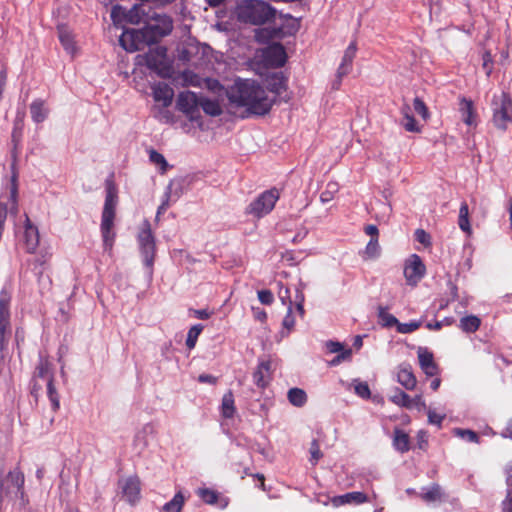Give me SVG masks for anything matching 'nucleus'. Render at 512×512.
Wrapping results in <instances>:
<instances>
[{
	"label": "nucleus",
	"mask_w": 512,
	"mask_h": 512,
	"mask_svg": "<svg viewBox=\"0 0 512 512\" xmlns=\"http://www.w3.org/2000/svg\"><path fill=\"white\" fill-rule=\"evenodd\" d=\"M492 124L501 131H506L508 126L512 124V97L501 92L494 95L491 102Z\"/></svg>",
	"instance_id": "6"
},
{
	"label": "nucleus",
	"mask_w": 512,
	"mask_h": 512,
	"mask_svg": "<svg viewBox=\"0 0 512 512\" xmlns=\"http://www.w3.org/2000/svg\"><path fill=\"white\" fill-rule=\"evenodd\" d=\"M414 110L418 113L424 120H427L429 117L428 108L425 103L418 97L414 99L413 102Z\"/></svg>",
	"instance_id": "48"
},
{
	"label": "nucleus",
	"mask_w": 512,
	"mask_h": 512,
	"mask_svg": "<svg viewBox=\"0 0 512 512\" xmlns=\"http://www.w3.org/2000/svg\"><path fill=\"white\" fill-rule=\"evenodd\" d=\"M282 325H283L284 328H286L288 330V332H290L293 329L294 325H295V319H294V317L292 315L291 304L289 305V307L287 309V314H286V316L283 319Z\"/></svg>",
	"instance_id": "52"
},
{
	"label": "nucleus",
	"mask_w": 512,
	"mask_h": 512,
	"mask_svg": "<svg viewBox=\"0 0 512 512\" xmlns=\"http://www.w3.org/2000/svg\"><path fill=\"white\" fill-rule=\"evenodd\" d=\"M143 28L144 33L147 35L148 43H155L172 32L173 21L168 15H155L152 18V22Z\"/></svg>",
	"instance_id": "7"
},
{
	"label": "nucleus",
	"mask_w": 512,
	"mask_h": 512,
	"mask_svg": "<svg viewBox=\"0 0 512 512\" xmlns=\"http://www.w3.org/2000/svg\"><path fill=\"white\" fill-rule=\"evenodd\" d=\"M229 102L245 108L248 114L264 115L273 105V100L268 97L265 89L254 80L238 79L228 89Z\"/></svg>",
	"instance_id": "1"
},
{
	"label": "nucleus",
	"mask_w": 512,
	"mask_h": 512,
	"mask_svg": "<svg viewBox=\"0 0 512 512\" xmlns=\"http://www.w3.org/2000/svg\"><path fill=\"white\" fill-rule=\"evenodd\" d=\"M258 299L264 305H270L274 301V296L270 290L258 291Z\"/></svg>",
	"instance_id": "53"
},
{
	"label": "nucleus",
	"mask_w": 512,
	"mask_h": 512,
	"mask_svg": "<svg viewBox=\"0 0 512 512\" xmlns=\"http://www.w3.org/2000/svg\"><path fill=\"white\" fill-rule=\"evenodd\" d=\"M179 80L182 86L201 87L203 85V79L191 70L183 71L179 76Z\"/></svg>",
	"instance_id": "26"
},
{
	"label": "nucleus",
	"mask_w": 512,
	"mask_h": 512,
	"mask_svg": "<svg viewBox=\"0 0 512 512\" xmlns=\"http://www.w3.org/2000/svg\"><path fill=\"white\" fill-rule=\"evenodd\" d=\"M357 45L356 42H351L346 48L342 61L337 69L336 81L333 83V88L338 89L344 76L352 70V63L356 56Z\"/></svg>",
	"instance_id": "14"
},
{
	"label": "nucleus",
	"mask_w": 512,
	"mask_h": 512,
	"mask_svg": "<svg viewBox=\"0 0 512 512\" xmlns=\"http://www.w3.org/2000/svg\"><path fill=\"white\" fill-rule=\"evenodd\" d=\"M200 98L192 91H183L178 94L176 106L179 111L194 120L199 112Z\"/></svg>",
	"instance_id": "12"
},
{
	"label": "nucleus",
	"mask_w": 512,
	"mask_h": 512,
	"mask_svg": "<svg viewBox=\"0 0 512 512\" xmlns=\"http://www.w3.org/2000/svg\"><path fill=\"white\" fill-rule=\"evenodd\" d=\"M58 37L65 51L74 57L78 52V48L68 27L64 25L58 26Z\"/></svg>",
	"instance_id": "19"
},
{
	"label": "nucleus",
	"mask_w": 512,
	"mask_h": 512,
	"mask_svg": "<svg viewBox=\"0 0 512 512\" xmlns=\"http://www.w3.org/2000/svg\"><path fill=\"white\" fill-rule=\"evenodd\" d=\"M222 415L225 418L233 417L235 413L234 396L231 391L226 392L222 398L221 404Z\"/></svg>",
	"instance_id": "30"
},
{
	"label": "nucleus",
	"mask_w": 512,
	"mask_h": 512,
	"mask_svg": "<svg viewBox=\"0 0 512 512\" xmlns=\"http://www.w3.org/2000/svg\"><path fill=\"white\" fill-rule=\"evenodd\" d=\"M459 227L462 231L470 234L471 233V226L469 222V217H460L458 220Z\"/></svg>",
	"instance_id": "63"
},
{
	"label": "nucleus",
	"mask_w": 512,
	"mask_h": 512,
	"mask_svg": "<svg viewBox=\"0 0 512 512\" xmlns=\"http://www.w3.org/2000/svg\"><path fill=\"white\" fill-rule=\"evenodd\" d=\"M454 434L469 442H478V435L472 430L457 428L454 430Z\"/></svg>",
	"instance_id": "47"
},
{
	"label": "nucleus",
	"mask_w": 512,
	"mask_h": 512,
	"mask_svg": "<svg viewBox=\"0 0 512 512\" xmlns=\"http://www.w3.org/2000/svg\"><path fill=\"white\" fill-rule=\"evenodd\" d=\"M138 248L143 259V263L148 269L149 278L153 274V265L156 255L155 236L152 232L151 224L148 220H144L137 233Z\"/></svg>",
	"instance_id": "4"
},
{
	"label": "nucleus",
	"mask_w": 512,
	"mask_h": 512,
	"mask_svg": "<svg viewBox=\"0 0 512 512\" xmlns=\"http://www.w3.org/2000/svg\"><path fill=\"white\" fill-rule=\"evenodd\" d=\"M353 383H354V391L359 397H361L363 399L370 398L371 391L366 382H361V381L355 380Z\"/></svg>",
	"instance_id": "41"
},
{
	"label": "nucleus",
	"mask_w": 512,
	"mask_h": 512,
	"mask_svg": "<svg viewBox=\"0 0 512 512\" xmlns=\"http://www.w3.org/2000/svg\"><path fill=\"white\" fill-rule=\"evenodd\" d=\"M352 356V350L346 349L342 353H339L331 362V365H338L343 361L350 360Z\"/></svg>",
	"instance_id": "55"
},
{
	"label": "nucleus",
	"mask_w": 512,
	"mask_h": 512,
	"mask_svg": "<svg viewBox=\"0 0 512 512\" xmlns=\"http://www.w3.org/2000/svg\"><path fill=\"white\" fill-rule=\"evenodd\" d=\"M10 319H0V347L3 348L10 335Z\"/></svg>",
	"instance_id": "40"
},
{
	"label": "nucleus",
	"mask_w": 512,
	"mask_h": 512,
	"mask_svg": "<svg viewBox=\"0 0 512 512\" xmlns=\"http://www.w3.org/2000/svg\"><path fill=\"white\" fill-rule=\"evenodd\" d=\"M401 113L403 115L402 125L405 130L409 132H420V127L412 116L411 108L408 104L402 106Z\"/></svg>",
	"instance_id": "24"
},
{
	"label": "nucleus",
	"mask_w": 512,
	"mask_h": 512,
	"mask_svg": "<svg viewBox=\"0 0 512 512\" xmlns=\"http://www.w3.org/2000/svg\"><path fill=\"white\" fill-rule=\"evenodd\" d=\"M397 381L407 390H413L417 384L416 377L409 366L399 367Z\"/></svg>",
	"instance_id": "22"
},
{
	"label": "nucleus",
	"mask_w": 512,
	"mask_h": 512,
	"mask_svg": "<svg viewBox=\"0 0 512 512\" xmlns=\"http://www.w3.org/2000/svg\"><path fill=\"white\" fill-rule=\"evenodd\" d=\"M480 324V319L475 315L465 316L460 319V328L468 333L475 332Z\"/></svg>",
	"instance_id": "33"
},
{
	"label": "nucleus",
	"mask_w": 512,
	"mask_h": 512,
	"mask_svg": "<svg viewBox=\"0 0 512 512\" xmlns=\"http://www.w3.org/2000/svg\"><path fill=\"white\" fill-rule=\"evenodd\" d=\"M379 318L381 319L384 326L392 327L398 326V320L392 314H389L384 308L379 309Z\"/></svg>",
	"instance_id": "45"
},
{
	"label": "nucleus",
	"mask_w": 512,
	"mask_h": 512,
	"mask_svg": "<svg viewBox=\"0 0 512 512\" xmlns=\"http://www.w3.org/2000/svg\"><path fill=\"white\" fill-rule=\"evenodd\" d=\"M184 496L181 492L174 495L172 500L167 502L161 509V512H180L184 506Z\"/></svg>",
	"instance_id": "31"
},
{
	"label": "nucleus",
	"mask_w": 512,
	"mask_h": 512,
	"mask_svg": "<svg viewBox=\"0 0 512 512\" xmlns=\"http://www.w3.org/2000/svg\"><path fill=\"white\" fill-rule=\"evenodd\" d=\"M278 286H279L278 296H279L282 304L287 305L289 307L290 303L292 304L289 288L285 287L281 283H278Z\"/></svg>",
	"instance_id": "50"
},
{
	"label": "nucleus",
	"mask_w": 512,
	"mask_h": 512,
	"mask_svg": "<svg viewBox=\"0 0 512 512\" xmlns=\"http://www.w3.org/2000/svg\"><path fill=\"white\" fill-rule=\"evenodd\" d=\"M47 392H48L49 399L52 403L53 409L57 410L59 408V398H58V394L56 392V388L53 384V379L51 377L48 379Z\"/></svg>",
	"instance_id": "44"
},
{
	"label": "nucleus",
	"mask_w": 512,
	"mask_h": 512,
	"mask_svg": "<svg viewBox=\"0 0 512 512\" xmlns=\"http://www.w3.org/2000/svg\"><path fill=\"white\" fill-rule=\"evenodd\" d=\"M421 497L424 501L430 503V502H436L440 501L442 498V491L440 486L433 485L430 488H428L426 491H424L421 494Z\"/></svg>",
	"instance_id": "34"
},
{
	"label": "nucleus",
	"mask_w": 512,
	"mask_h": 512,
	"mask_svg": "<svg viewBox=\"0 0 512 512\" xmlns=\"http://www.w3.org/2000/svg\"><path fill=\"white\" fill-rule=\"evenodd\" d=\"M203 83H205V86L212 91H218L222 89V86L220 85L219 81L214 79H203Z\"/></svg>",
	"instance_id": "62"
},
{
	"label": "nucleus",
	"mask_w": 512,
	"mask_h": 512,
	"mask_svg": "<svg viewBox=\"0 0 512 512\" xmlns=\"http://www.w3.org/2000/svg\"><path fill=\"white\" fill-rule=\"evenodd\" d=\"M444 417L445 415H440L431 409L428 410V422L430 424L437 425L440 427Z\"/></svg>",
	"instance_id": "56"
},
{
	"label": "nucleus",
	"mask_w": 512,
	"mask_h": 512,
	"mask_svg": "<svg viewBox=\"0 0 512 512\" xmlns=\"http://www.w3.org/2000/svg\"><path fill=\"white\" fill-rule=\"evenodd\" d=\"M153 98L156 102L162 103L163 107H168L171 105L174 91L173 89L166 83H158L152 87Z\"/></svg>",
	"instance_id": "18"
},
{
	"label": "nucleus",
	"mask_w": 512,
	"mask_h": 512,
	"mask_svg": "<svg viewBox=\"0 0 512 512\" xmlns=\"http://www.w3.org/2000/svg\"><path fill=\"white\" fill-rule=\"evenodd\" d=\"M483 68L485 69L486 75L489 76L492 72V57L489 52L483 54Z\"/></svg>",
	"instance_id": "58"
},
{
	"label": "nucleus",
	"mask_w": 512,
	"mask_h": 512,
	"mask_svg": "<svg viewBox=\"0 0 512 512\" xmlns=\"http://www.w3.org/2000/svg\"><path fill=\"white\" fill-rule=\"evenodd\" d=\"M326 348L330 353H342L345 350L343 344L336 341H328Z\"/></svg>",
	"instance_id": "57"
},
{
	"label": "nucleus",
	"mask_w": 512,
	"mask_h": 512,
	"mask_svg": "<svg viewBox=\"0 0 512 512\" xmlns=\"http://www.w3.org/2000/svg\"><path fill=\"white\" fill-rule=\"evenodd\" d=\"M272 378V360L270 358L260 360L253 373V381L259 388H265Z\"/></svg>",
	"instance_id": "16"
},
{
	"label": "nucleus",
	"mask_w": 512,
	"mask_h": 512,
	"mask_svg": "<svg viewBox=\"0 0 512 512\" xmlns=\"http://www.w3.org/2000/svg\"><path fill=\"white\" fill-rule=\"evenodd\" d=\"M415 239L425 247H429L431 245V237L423 229H417L415 231Z\"/></svg>",
	"instance_id": "51"
},
{
	"label": "nucleus",
	"mask_w": 512,
	"mask_h": 512,
	"mask_svg": "<svg viewBox=\"0 0 512 512\" xmlns=\"http://www.w3.org/2000/svg\"><path fill=\"white\" fill-rule=\"evenodd\" d=\"M417 356L420 368L427 376H435L438 374V366L434 361L433 354L427 348L419 347Z\"/></svg>",
	"instance_id": "17"
},
{
	"label": "nucleus",
	"mask_w": 512,
	"mask_h": 512,
	"mask_svg": "<svg viewBox=\"0 0 512 512\" xmlns=\"http://www.w3.org/2000/svg\"><path fill=\"white\" fill-rule=\"evenodd\" d=\"M197 494L207 504H214L218 500L217 493L208 488L199 489Z\"/></svg>",
	"instance_id": "39"
},
{
	"label": "nucleus",
	"mask_w": 512,
	"mask_h": 512,
	"mask_svg": "<svg viewBox=\"0 0 512 512\" xmlns=\"http://www.w3.org/2000/svg\"><path fill=\"white\" fill-rule=\"evenodd\" d=\"M338 190L339 186L336 182L327 183L325 190L320 195V201L322 203L330 202L334 198Z\"/></svg>",
	"instance_id": "37"
},
{
	"label": "nucleus",
	"mask_w": 512,
	"mask_h": 512,
	"mask_svg": "<svg viewBox=\"0 0 512 512\" xmlns=\"http://www.w3.org/2000/svg\"><path fill=\"white\" fill-rule=\"evenodd\" d=\"M135 63L137 65H145L160 77L169 78L171 76V63L167 57V49L163 46H157L145 54L137 55Z\"/></svg>",
	"instance_id": "3"
},
{
	"label": "nucleus",
	"mask_w": 512,
	"mask_h": 512,
	"mask_svg": "<svg viewBox=\"0 0 512 512\" xmlns=\"http://www.w3.org/2000/svg\"><path fill=\"white\" fill-rule=\"evenodd\" d=\"M23 242L28 253L34 254L39 246L40 234L38 227L26 215L24 221Z\"/></svg>",
	"instance_id": "15"
},
{
	"label": "nucleus",
	"mask_w": 512,
	"mask_h": 512,
	"mask_svg": "<svg viewBox=\"0 0 512 512\" xmlns=\"http://www.w3.org/2000/svg\"><path fill=\"white\" fill-rule=\"evenodd\" d=\"M381 255V246L379 240L370 239L365 249L362 251L361 256L364 260H375Z\"/></svg>",
	"instance_id": "25"
},
{
	"label": "nucleus",
	"mask_w": 512,
	"mask_h": 512,
	"mask_svg": "<svg viewBox=\"0 0 512 512\" xmlns=\"http://www.w3.org/2000/svg\"><path fill=\"white\" fill-rule=\"evenodd\" d=\"M48 109L45 107L43 100H34L30 105V113L34 122L41 123L48 116Z\"/></svg>",
	"instance_id": "23"
},
{
	"label": "nucleus",
	"mask_w": 512,
	"mask_h": 512,
	"mask_svg": "<svg viewBox=\"0 0 512 512\" xmlns=\"http://www.w3.org/2000/svg\"><path fill=\"white\" fill-rule=\"evenodd\" d=\"M202 330H203V325H201V324L193 325L189 329V331L187 333V338H186V346L189 349H193L195 347L198 336L200 335Z\"/></svg>",
	"instance_id": "35"
},
{
	"label": "nucleus",
	"mask_w": 512,
	"mask_h": 512,
	"mask_svg": "<svg viewBox=\"0 0 512 512\" xmlns=\"http://www.w3.org/2000/svg\"><path fill=\"white\" fill-rule=\"evenodd\" d=\"M193 314L198 319H208L211 316V313L206 309L193 310Z\"/></svg>",
	"instance_id": "64"
},
{
	"label": "nucleus",
	"mask_w": 512,
	"mask_h": 512,
	"mask_svg": "<svg viewBox=\"0 0 512 512\" xmlns=\"http://www.w3.org/2000/svg\"><path fill=\"white\" fill-rule=\"evenodd\" d=\"M393 444L395 449L400 451L401 453L407 452L410 448L408 434H406L400 429H396L394 431Z\"/></svg>",
	"instance_id": "28"
},
{
	"label": "nucleus",
	"mask_w": 512,
	"mask_h": 512,
	"mask_svg": "<svg viewBox=\"0 0 512 512\" xmlns=\"http://www.w3.org/2000/svg\"><path fill=\"white\" fill-rule=\"evenodd\" d=\"M199 106L210 116H219L222 113V108L216 100L200 98Z\"/></svg>",
	"instance_id": "29"
},
{
	"label": "nucleus",
	"mask_w": 512,
	"mask_h": 512,
	"mask_svg": "<svg viewBox=\"0 0 512 512\" xmlns=\"http://www.w3.org/2000/svg\"><path fill=\"white\" fill-rule=\"evenodd\" d=\"M278 199L276 189L265 191L249 205L248 212L258 218L263 217L273 210Z\"/></svg>",
	"instance_id": "9"
},
{
	"label": "nucleus",
	"mask_w": 512,
	"mask_h": 512,
	"mask_svg": "<svg viewBox=\"0 0 512 512\" xmlns=\"http://www.w3.org/2000/svg\"><path fill=\"white\" fill-rule=\"evenodd\" d=\"M364 232L368 236L371 237L370 239H377V240H379V230H378L376 225L369 224V225L365 226Z\"/></svg>",
	"instance_id": "59"
},
{
	"label": "nucleus",
	"mask_w": 512,
	"mask_h": 512,
	"mask_svg": "<svg viewBox=\"0 0 512 512\" xmlns=\"http://www.w3.org/2000/svg\"><path fill=\"white\" fill-rule=\"evenodd\" d=\"M111 18L115 24H121L125 21V9L119 5H115L111 10Z\"/></svg>",
	"instance_id": "49"
},
{
	"label": "nucleus",
	"mask_w": 512,
	"mask_h": 512,
	"mask_svg": "<svg viewBox=\"0 0 512 512\" xmlns=\"http://www.w3.org/2000/svg\"><path fill=\"white\" fill-rule=\"evenodd\" d=\"M117 203V191L112 185H108L106 188L105 203L102 211L100 224L103 248L108 253H111L116 238V232L114 230V220L116 216Z\"/></svg>",
	"instance_id": "2"
},
{
	"label": "nucleus",
	"mask_w": 512,
	"mask_h": 512,
	"mask_svg": "<svg viewBox=\"0 0 512 512\" xmlns=\"http://www.w3.org/2000/svg\"><path fill=\"white\" fill-rule=\"evenodd\" d=\"M287 396L289 402L296 407H302L307 401L305 391L300 388H291Z\"/></svg>",
	"instance_id": "32"
},
{
	"label": "nucleus",
	"mask_w": 512,
	"mask_h": 512,
	"mask_svg": "<svg viewBox=\"0 0 512 512\" xmlns=\"http://www.w3.org/2000/svg\"><path fill=\"white\" fill-rule=\"evenodd\" d=\"M256 58L265 66L277 68L286 62V52L279 43H273L257 51Z\"/></svg>",
	"instance_id": "8"
},
{
	"label": "nucleus",
	"mask_w": 512,
	"mask_h": 512,
	"mask_svg": "<svg viewBox=\"0 0 512 512\" xmlns=\"http://www.w3.org/2000/svg\"><path fill=\"white\" fill-rule=\"evenodd\" d=\"M426 267L417 254H412L404 265V276L409 285L415 286L425 275Z\"/></svg>",
	"instance_id": "11"
},
{
	"label": "nucleus",
	"mask_w": 512,
	"mask_h": 512,
	"mask_svg": "<svg viewBox=\"0 0 512 512\" xmlns=\"http://www.w3.org/2000/svg\"><path fill=\"white\" fill-rule=\"evenodd\" d=\"M310 463L314 466L322 458L323 454L320 451V446L317 440H313L310 445Z\"/></svg>",
	"instance_id": "43"
},
{
	"label": "nucleus",
	"mask_w": 512,
	"mask_h": 512,
	"mask_svg": "<svg viewBox=\"0 0 512 512\" xmlns=\"http://www.w3.org/2000/svg\"><path fill=\"white\" fill-rule=\"evenodd\" d=\"M367 501V496L358 491L349 492L343 495L335 496L331 499V503L334 507H339L346 504H361Z\"/></svg>",
	"instance_id": "20"
},
{
	"label": "nucleus",
	"mask_w": 512,
	"mask_h": 512,
	"mask_svg": "<svg viewBox=\"0 0 512 512\" xmlns=\"http://www.w3.org/2000/svg\"><path fill=\"white\" fill-rule=\"evenodd\" d=\"M459 111L461 113L462 120L466 125L472 126L476 124L475 107L471 100L462 98L459 103Z\"/></svg>",
	"instance_id": "21"
},
{
	"label": "nucleus",
	"mask_w": 512,
	"mask_h": 512,
	"mask_svg": "<svg viewBox=\"0 0 512 512\" xmlns=\"http://www.w3.org/2000/svg\"><path fill=\"white\" fill-rule=\"evenodd\" d=\"M390 401L394 403L397 406L404 407V408H412V398L405 393L404 391L400 390L399 388H395L394 394L389 397Z\"/></svg>",
	"instance_id": "27"
},
{
	"label": "nucleus",
	"mask_w": 512,
	"mask_h": 512,
	"mask_svg": "<svg viewBox=\"0 0 512 512\" xmlns=\"http://www.w3.org/2000/svg\"><path fill=\"white\" fill-rule=\"evenodd\" d=\"M51 256H52V253L48 249H43L40 251L39 256L37 257L36 261L40 265H44L45 263H47L50 260Z\"/></svg>",
	"instance_id": "60"
},
{
	"label": "nucleus",
	"mask_w": 512,
	"mask_h": 512,
	"mask_svg": "<svg viewBox=\"0 0 512 512\" xmlns=\"http://www.w3.org/2000/svg\"><path fill=\"white\" fill-rule=\"evenodd\" d=\"M170 196H171V185L168 186L167 191L165 192V195H164V200L161 203V205L158 207L157 215H156L157 218L162 213H164L167 210V208L169 207Z\"/></svg>",
	"instance_id": "54"
},
{
	"label": "nucleus",
	"mask_w": 512,
	"mask_h": 512,
	"mask_svg": "<svg viewBox=\"0 0 512 512\" xmlns=\"http://www.w3.org/2000/svg\"><path fill=\"white\" fill-rule=\"evenodd\" d=\"M412 407L417 408L419 411H421V410H425V409H426V403H425V401L423 400V397H422V395H421V394L416 395V396L412 399Z\"/></svg>",
	"instance_id": "61"
},
{
	"label": "nucleus",
	"mask_w": 512,
	"mask_h": 512,
	"mask_svg": "<svg viewBox=\"0 0 512 512\" xmlns=\"http://www.w3.org/2000/svg\"><path fill=\"white\" fill-rule=\"evenodd\" d=\"M421 326L420 321H411L409 323H398L397 331L399 333L407 334L416 331Z\"/></svg>",
	"instance_id": "46"
},
{
	"label": "nucleus",
	"mask_w": 512,
	"mask_h": 512,
	"mask_svg": "<svg viewBox=\"0 0 512 512\" xmlns=\"http://www.w3.org/2000/svg\"><path fill=\"white\" fill-rule=\"evenodd\" d=\"M274 9L266 2L260 0L245 1L238 8L241 20L252 24H263L274 17Z\"/></svg>",
	"instance_id": "5"
},
{
	"label": "nucleus",
	"mask_w": 512,
	"mask_h": 512,
	"mask_svg": "<svg viewBox=\"0 0 512 512\" xmlns=\"http://www.w3.org/2000/svg\"><path fill=\"white\" fill-rule=\"evenodd\" d=\"M149 159L154 165H156L159 168L161 173H165L167 171L168 163L161 153L155 150H151L149 153Z\"/></svg>",
	"instance_id": "36"
},
{
	"label": "nucleus",
	"mask_w": 512,
	"mask_h": 512,
	"mask_svg": "<svg viewBox=\"0 0 512 512\" xmlns=\"http://www.w3.org/2000/svg\"><path fill=\"white\" fill-rule=\"evenodd\" d=\"M142 19V13L140 9L134 6L132 9L125 10V22L130 24H138Z\"/></svg>",
	"instance_id": "42"
},
{
	"label": "nucleus",
	"mask_w": 512,
	"mask_h": 512,
	"mask_svg": "<svg viewBox=\"0 0 512 512\" xmlns=\"http://www.w3.org/2000/svg\"><path fill=\"white\" fill-rule=\"evenodd\" d=\"M120 45L128 52L140 50L144 45H149L144 28L126 29L119 38Z\"/></svg>",
	"instance_id": "10"
},
{
	"label": "nucleus",
	"mask_w": 512,
	"mask_h": 512,
	"mask_svg": "<svg viewBox=\"0 0 512 512\" xmlns=\"http://www.w3.org/2000/svg\"><path fill=\"white\" fill-rule=\"evenodd\" d=\"M122 497L131 505H135L140 499V480L137 476H129L118 481Z\"/></svg>",
	"instance_id": "13"
},
{
	"label": "nucleus",
	"mask_w": 512,
	"mask_h": 512,
	"mask_svg": "<svg viewBox=\"0 0 512 512\" xmlns=\"http://www.w3.org/2000/svg\"><path fill=\"white\" fill-rule=\"evenodd\" d=\"M10 296L2 292L0 294V319H10Z\"/></svg>",
	"instance_id": "38"
}]
</instances>
